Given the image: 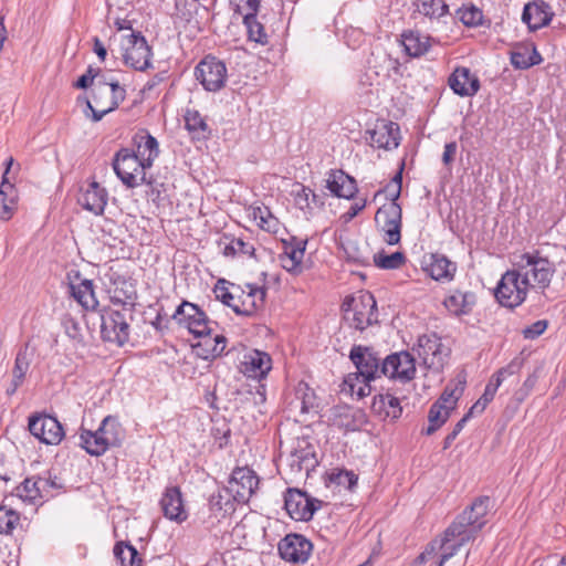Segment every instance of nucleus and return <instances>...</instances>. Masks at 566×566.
<instances>
[{
	"mask_svg": "<svg viewBox=\"0 0 566 566\" xmlns=\"http://www.w3.org/2000/svg\"><path fill=\"white\" fill-rule=\"evenodd\" d=\"M514 266L522 277V284H525L528 291L535 290L541 293L549 287L556 272L555 264L537 250L520 255Z\"/></svg>",
	"mask_w": 566,
	"mask_h": 566,
	"instance_id": "1",
	"label": "nucleus"
},
{
	"mask_svg": "<svg viewBox=\"0 0 566 566\" xmlns=\"http://www.w3.org/2000/svg\"><path fill=\"white\" fill-rule=\"evenodd\" d=\"M126 97V90L113 77L103 76L94 83L91 101H86V117L95 123L99 122L106 114L115 111Z\"/></svg>",
	"mask_w": 566,
	"mask_h": 566,
	"instance_id": "2",
	"label": "nucleus"
},
{
	"mask_svg": "<svg viewBox=\"0 0 566 566\" xmlns=\"http://www.w3.org/2000/svg\"><path fill=\"white\" fill-rule=\"evenodd\" d=\"M342 307L345 321L357 331H364L377 323V303L369 292L346 297Z\"/></svg>",
	"mask_w": 566,
	"mask_h": 566,
	"instance_id": "3",
	"label": "nucleus"
},
{
	"mask_svg": "<svg viewBox=\"0 0 566 566\" xmlns=\"http://www.w3.org/2000/svg\"><path fill=\"white\" fill-rule=\"evenodd\" d=\"M478 533V528L472 524V522H470L468 517V512L463 511V513L458 515L454 522L444 532L440 545V547L443 549V553L440 557L438 566H443V564L449 558H451L462 545L473 541Z\"/></svg>",
	"mask_w": 566,
	"mask_h": 566,
	"instance_id": "4",
	"label": "nucleus"
},
{
	"mask_svg": "<svg viewBox=\"0 0 566 566\" xmlns=\"http://www.w3.org/2000/svg\"><path fill=\"white\" fill-rule=\"evenodd\" d=\"M112 166L116 176L128 188H136L146 182V170L149 167L144 165L130 148L125 147L116 151Z\"/></svg>",
	"mask_w": 566,
	"mask_h": 566,
	"instance_id": "5",
	"label": "nucleus"
},
{
	"mask_svg": "<svg viewBox=\"0 0 566 566\" xmlns=\"http://www.w3.org/2000/svg\"><path fill=\"white\" fill-rule=\"evenodd\" d=\"M172 318L178 325L187 328L195 337L208 336L212 332L214 322L196 304L182 301L176 308Z\"/></svg>",
	"mask_w": 566,
	"mask_h": 566,
	"instance_id": "6",
	"label": "nucleus"
},
{
	"mask_svg": "<svg viewBox=\"0 0 566 566\" xmlns=\"http://www.w3.org/2000/svg\"><path fill=\"white\" fill-rule=\"evenodd\" d=\"M124 63L136 71H145L151 66V49L142 32H132L122 40Z\"/></svg>",
	"mask_w": 566,
	"mask_h": 566,
	"instance_id": "7",
	"label": "nucleus"
},
{
	"mask_svg": "<svg viewBox=\"0 0 566 566\" xmlns=\"http://www.w3.org/2000/svg\"><path fill=\"white\" fill-rule=\"evenodd\" d=\"M527 292V287L522 284V277L514 268L502 275L495 289V297L501 305L513 308L526 300Z\"/></svg>",
	"mask_w": 566,
	"mask_h": 566,
	"instance_id": "8",
	"label": "nucleus"
},
{
	"mask_svg": "<svg viewBox=\"0 0 566 566\" xmlns=\"http://www.w3.org/2000/svg\"><path fill=\"white\" fill-rule=\"evenodd\" d=\"M195 75L206 91L218 92L224 87L228 72L222 61L208 55L196 66Z\"/></svg>",
	"mask_w": 566,
	"mask_h": 566,
	"instance_id": "9",
	"label": "nucleus"
},
{
	"mask_svg": "<svg viewBox=\"0 0 566 566\" xmlns=\"http://www.w3.org/2000/svg\"><path fill=\"white\" fill-rule=\"evenodd\" d=\"M28 428L34 438L48 446H57L65 436L61 422L49 415L30 416Z\"/></svg>",
	"mask_w": 566,
	"mask_h": 566,
	"instance_id": "10",
	"label": "nucleus"
},
{
	"mask_svg": "<svg viewBox=\"0 0 566 566\" xmlns=\"http://www.w3.org/2000/svg\"><path fill=\"white\" fill-rule=\"evenodd\" d=\"M416 350L423 365L436 371L442 369L449 355V349L436 334L421 335L418 338Z\"/></svg>",
	"mask_w": 566,
	"mask_h": 566,
	"instance_id": "11",
	"label": "nucleus"
},
{
	"mask_svg": "<svg viewBox=\"0 0 566 566\" xmlns=\"http://www.w3.org/2000/svg\"><path fill=\"white\" fill-rule=\"evenodd\" d=\"M101 335L105 342L123 346L129 339V324L123 313L104 310L101 314Z\"/></svg>",
	"mask_w": 566,
	"mask_h": 566,
	"instance_id": "12",
	"label": "nucleus"
},
{
	"mask_svg": "<svg viewBox=\"0 0 566 566\" xmlns=\"http://www.w3.org/2000/svg\"><path fill=\"white\" fill-rule=\"evenodd\" d=\"M259 485V478L253 470L244 467L237 468L231 474L229 486L224 489L226 495H232L238 503H247Z\"/></svg>",
	"mask_w": 566,
	"mask_h": 566,
	"instance_id": "13",
	"label": "nucleus"
},
{
	"mask_svg": "<svg viewBox=\"0 0 566 566\" xmlns=\"http://www.w3.org/2000/svg\"><path fill=\"white\" fill-rule=\"evenodd\" d=\"M381 374L391 380L410 382L416 374L415 358L408 352L391 354L381 363Z\"/></svg>",
	"mask_w": 566,
	"mask_h": 566,
	"instance_id": "14",
	"label": "nucleus"
},
{
	"mask_svg": "<svg viewBox=\"0 0 566 566\" xmlns=\"http://www.w3.org/2000/svg\"><path fill=\"white\" fill-rule=\"evenodd\" d=\"M277 551L285 562L304 564L311 556L313 544L304 535L291 533L279 542Z\"/></svg>",
	"mask_w": 566,
	"mask_h": 566,
	"instance_id": "15",
	"label": "nucleus"
},
{
	"mask_svg": "<svg viewBox=\"0 0 566 566\" xmlns=\"http://www.w3.org/2000/svg\"><path fill=\"white\" fill-rule=\"evenodd\" d=\"M349 358L357 369L352 375L371 381L381 374L380 357L369 347L354 346L350 349Z\"/></svg>",
	"mask_w": 566,
	"mask_h": 566,
	"instance_id": "16",
	"label": "nucleus"
},
{
	"mask_svg": "<svg viewBox=\"0 0 566 566\" xmlns=\"http://www.w3.org/2000/svg\"><path fill=\"white\" fill-rule=\"evenodd\" d=\"M406 395L400 388H388L386 392L376 395L373 399L371 409L384 420L395 421L401 417V400Z\"/></svg>",
	"mask_w": 566,
	"mask_h": 566,
	"instance_id": "17",
	"label": "nucleus"
},
{
	"mask_svg": "<svg viewBox=\"0 0 566 566\" xmlns=\"http://www.w3.org/2000/svg\"><path fill=\"white\" fill-rule=\"evenodd\" d=\"M315 502L297 489H287L284 495V507L290 517L295 521H310L317 510Z\"/></svg>",
	"mask_w": 566,
	"mask_h": 566,
	"instance_id": "18",
	"label": "nucleus"
},
{
	"mask_svg": "<svg viewBox=\"0 0 566 566\" xmlns=\"http://www.w3.org/2000/svg\"><path fill=\"white\" fill-rule=\"evenodd\" d=\"M272 369L271 356L259 349L244 353L240 364V371L248 378L263 379Z\"/></svg>",
	"mask_w": 566,
	"mask_h": 566,
	"instance_id": "19",
	"label": "nucleus"
},
{
	"mask_svg": "<svg viewBox=\"0 0 566 566\" xmlns=\"http://www.w3.org/2000/svg\"><path fill=\"white\" fill-rule=\"evenodd\" d=\"M555 12L544 0H534L524 6L522 21L530 31H536L547 27L553 20Z\"/></svg>",
	"mask_w": 566,
	"mask_h": 566,
	"instance_id": "20",
	"label": "nucleus"
},
{
	"mask_svg": "<svg viewBox=\"0 0 566 566\" xmlns=\"http://www.w3.org/2000/svg\"><path fill=\"white\" fill-rule=\"evenodd\" d=\"M332 422L335 427L346 431L359 430L367 423L366 413L348 405H338L332 409Z\"/></svg>",
	"mask_w": 566,
	"mask_h": 566,
	"instance_id": "21",
	"label": "nucleus"
},
{
	"mask_svg": "<svg viewBox=\"0 0 566 566\" xmlns=\"http://www.w3.org/2000/svg\"><path fill=\"white\" fill-rule=\"evenodd\" d=\"M160 507L164 516L170 521L182 523L188 517L182 494L178 486L166 488L160 499Z\"/></svg>",
	"mask_w": 566,
	"mask_h": 566,
	"instance_id": "22",
	"label": "nucleus"
},
{
	"mask_svg": "<svg viewBox=\"0 0 566 566\" xmlns=\"http://www.w3.org/2000/svg\"><path fill=\"white\" fill-rule=\"evenodd\" d=\"M399 126L394 122H378L374 129L369 130L370 145L381 149H392L399 145Z\"/></svg>",
	"mask_w": 566,
	"mask_h": 566,
	"instance_id": "23",
	"label": "nucleus"
},
{
	"mask_svg": "<svg viewBox=\"0 0 566 566\" xmlns=\"http://www.w3.org/2000/svg\"><path fill=\"white\" fill-rule=\"evenodd\" d=\"M77 202L83 209L99 216L107 205V192L96 181H93L81 190Z\"/></svg>",
	"mask_w": 566,
	"mask_h": 566,
	"instance_id": "24",
	"label": "nucleus"
},
{
	"mask_svg": "<svg viewBox=\"0 0 566 566\" xmlns=\"http://www.w3.org/2000/svg\"><path fill=\"white\" fill-rule=\"evenodd\" d=\"M449 86L460 96H473L480 88V81L468 67H457L449 77Z\"/></svg>",
	"mask_w": 566,
	"mask_h": 566,
	"instance_id": "25",
	"label": "nucleus"
},
{
	"mask_svg": "<svg viewBox=\"0 0 566 566\" xmlns=\"http://www.w3.org/2000/svg\"><path fill=\"white\" fill-rule=\"evenodd\" d=\"M133 150L138 159L151 168L155 159L159 156V144L157 139L146 130H142L133 137Z\"/></svg>",
	"mask_w": 566,
	"mask_h": 566,
	"instance_id": "26",
	"label": "nucleus"
},
{
	"mask_svg": "<svg viewBox=\"0 0 566 566\" xmlns=\"http://www.w3.org/2000/svg\"><path fill=\"white\" fill-rule=\"evenodd\" d=\"M70 293L85 310H95L98 305L93 281L82 279L78 273H76L75 280L70 282Z\"/></svg>",
	"mask_w": 566,
	"mask_h": 566,
	"instance_id": "27",
	"label": "nucleus"
},
{
	"mask_svg": "<svg viewBox=\"0 0 566 566\" xmlns=\"http://www.w3.org/2000/svg\"><path fill=\"white\" fill-rule=\"evenodd\" d=\"M326 188L338 198L350 199L357 192V185L353 177L343 170H332L326 180Z\"/></svg>",
	"mask_w": 566,
	"mask_h": 566,
	"instance_id": "28",
	"label": "nucleus"
},
{
	"mask_svg": "<svg viewBox=\"0 0 566 566\" xmlns=\"http://www.w3.org/2000/svg\"><path fill=\"white\" fill-rule=\"evenodd\" d=\"M306 243V240L293 238L292 242L285 245L280 256L283 269L294 274L301 273Z\"/></svg>",
	"mask_w": 566,
	"mask_h": 566,
	"instance_id": "29",
	"label": "nucleus"
},
{
	"mask_svg": "<svg viewBox=\"0 0 566 566\" xmlns=\"http://www.w3.org/2000/svg\"><path fill=\"white\" fill-rule=\"evenodd\" d=\"M241 293L239 307L235 308L237 314L251 315L264 303L265 290L263 287L248 284Z\"/></svg>",
	"mask_w": 566,
	"mask_h": 566,
	"instance_id": "30",
	"label": "nucleus"
},
{
	"mask_svg": "<svg viewBox=\"0 0 566 566\" xmlns=\"http://www.w3.org/2000/svg\"><path fill=\"white\" fill-rule=\"evenodd\" d=\"M109 298L113 304L132 311L137 298L136 287L130 281L125 279L117 280L114 282V287L109 291Z\"/></svg>",
	"mask_w": 566,
	"mask_h": 566,
	"instance_id": "31",
	"label": "nucleus"
},
{
	"mask_svg": "<svg viewBox=\"0 0 566 566\" xmlns=\"http://www.w3.org/2000/svg\"><path fill=\"white\" fill-rule=\"evenodd\" d=\"M185 127L191 135L192 139L206 140L211 135L206 117L202 116L197 109H187L185 113Z\"/></svg>",
	"mask_w": 566,
	"mask_h": 566,
	"instance_id": "32",
	"label": "nucleus"
},
{
	"mask_svg": "<svg viewBox=\"0 0 566 566\" xmlns=\"http://www.w3.org/2000/svg\"><path fill=\"white\" fill-rule=\"evenodd\" d=\"M96 430L105 440L108 449L116 448L122 444L124 439V429L122 428L117 418L113 416L105 417Z\"/></svg>",
	"mask_w": 566,
	"mask_h": 566,
	"instance_id": "33",
	"label": "nucleus"
},
{
	"mask_svg": "<svg viewBox=\"0 0 566 566\" xmlns=\"http://www.w3.org/2000/svg\"><path fill=\"white\" fill-rule=\"evenodd\" d=\"M401 36L405 51L411 57L422 56L431 46V38L418 31H408L402 33Z\"/></svg>",
	"mask_w": 566,
	"mask_h": 566,
	"instance_id": "34",
	"label": "nucleus"
},
{
	"mask_svg": "<svg viewBox=\"0 0 566 566\" xmlns=\"http://www.w3.org/2000/svg\"><path fill=\"white\" fill-rule=\"evenodd\" d=\"M446 308L459 316L468 314L475 304V294L472 292L454 291L443 302Z\"/></svg>",
	"mask_w": 566,
	"mask_h": 566,
	"instance_id": "35",
	"label": "nucleus"
},
{
	"mask_svg": "<svg viewBox=\"0 0 566 566\" xmlns=\"http://www.w3.org/2000/svg\"><path fill=\"white\" fill-rule=\"evenodd\" d=\"M457 265L443 254H432L428 265L430 276L436 281H451L455 274Z\"/></svg>",
	"mask_w": 566,
	"mask_h": 566,
	"instance_id": "36",
	"label": "nucleus"
},
{
	"mask_svg": "<svg viewBox=\"0 0 566 566\" xmlns=\"http://www.w3.org/2000/svg\"><path fill=\"white\" fill-rule=\"evenodd\" d=\"M78 437L81 448H83L90 455L99 457L108 450L105 440L99 436L97 430L92 431L81 428Z\"/></svg>",
	"mask_w": 566,
	"mask_h": 566,
	"instance_id": "37",
	"label": "nucleus"
},
{
	"mask_svg": "<svg viewBox=\"0 0 566 566\" xmlns=\"http://www.w3.org/2000/svg\"><path fill=\"white\" fill-rule=\"evenodd\" d=\"M291 195L295 207L300 209L306 218L312 216L314 206L317 201V196L312 191V189L297 184L291 191Z\"/></svg>",
	"mask_w": 566,
	"mask_h": 566,
	"instance_id": "38",
	"label": "nucleus"
},
{
	"mask_svg": "<svg viewBox=\"0 0 566 566\" xmlns=\"http://www.w3.org/2000/svg\"><path fill=\"white\" fill-rule=\"evenodd\" d=\"M220 245H222V253L224 256H253L254 254L253 244L251 242L244 241L242 238L223 235V238L220 241Z\"/></svg>",
	"mask_w": 566,
	"mask_h": 566,
	"instance_id": "39",
	"label": "nucleus"
},
{
	"mask_svg": "<svg viewBox=\"0 0 566 566\" xmlns=\"http://www.w3.org/2000/svg\"><path fill=\"white\" fill-rule=\"evenodd\" d=\"M13 192V185L8 182L4 177L0 187V220L11 219L17 210V199Z\"/></svg>",
	"mask_w": 566,
	"mask_h": 566,
	"instance_id": "40",
	"label": "nucleus"
},
{
	"mask_svg": "<svg viewBox=\"0 0 566 566\" xmlns=\"http://www.w3.org/2000/svg\"><path fill=\"white\" fill-rule=\"evenodd\" d=\"M542 62V56L536 48H522L511 53V63L515 69L526 70Z\"/></svg>",
	"mask_w": 566,
	"mask_h": 566,
	"instance_id": "41",
	"label": "nucleus"
},
{
	"mask_svg": "<svg viewBox=\"0 0 566 566\" xmlns=\"http://www.w3.org/2000/svg\"><path fill=\"white\" fill-rule=\"evenodd\" d=\"M468 512V517L470 522L478 528L480 532L482 527L486 524V515L490 511V497L489 496H480L478 497L471 506L465 510Z\"/></svg>",
	"mask_w": 566,
	"mask_h": 566,
	"instance_id": "42",
	"label": "nucleus"
},
{
	"mask_svg": "<svg viewBox=\"0 0 566 566\" xmlns=\"http://www.w3.org/2000/svg\"><path fill=\"white\" fill-rule=\"evenodd\" d=\"M243 24L247 28L248 40L255 42L260 45H266L269 43V35L265 32L264 25L258 20L253 13H247L243 17Z\"/></svg>",
	"mask_w": 566,
	"mask_h": 566,
	"instance_id": "43",
	"label": "nucleus"
},
{
	"mask_svg": "<svg viewBox=\"0 0 566 566\" xmlns=\"http://www.w3.org/2000/svg\"><path fill=\"white\" fill-rule=\"evenodd\" d=\"M451 409L440 406V403H433L428 412V427L422 430L427 436H431L438 429H440L449 419Z\"/></svg>",
	"mask_w": 566,
	"mask_h": 566,
	"instance_id": "44",
	"label": "nucleus"
},
{
	"mask_svg": "<svg viewBox=\"0 0 566 566\" xmlns=\"http://www.w3.org/2000/svg\"><path fill=\"white\" fill-rule=\"evenodd\" d=\"M250 216L261 229L272 233L277 232L280 222L268 207H253Z\"/></svg>",
	"mask_w": 566,
	"mask_h": 566,
	"instance_id": "45",
	"label": "nucleus"
},
{
	"mask_svg": "<svg viewBox=\"0 0 566 566\" xmlns=\"http://www.w3.org/2000/svg\"><path fill=\"white\" fill-rule=\"evenodd\" d=\"M114 555L122 566H142V558L137 549L129 543H116L114 546Z\"/></svg>",
	"mask_w": 566,
	"mask_h": 566,
	"instance_id": "46",
	"label": "nucleus"
},
{
	"mask_svg": "<svg viewBox=\"0 0 566 566\" xmlns=\"http://www.w3.org/2000/svg\"><path fill=\"white\" fill-rule=\"evenodd\" d=\"M417 11L429 19H439L448 13V6L443 0H417Z\"/></svg>",
	"mask_w": 566,
	"mask_h": 566,
	"instance_id": "47",
	"label": "nucleus"
},
{
	"mask_svg": "<svg viewBox=\"0 0 566 566\" xmlns=\"http://www.w3.org/2000/svg\"><path fill=\"white\" fill-rule=\"evenodd\" d=\"M402 210L397 199L384 203L375 214V222H401Z\"/></svg>",
	"mask_w": 566,
	"mask_h": 566,
	"instance_id": "48",
	"label": "nucleus"
},
{
	"mask_svg": "<svg viewBox=\"0 0 566 566\" xmlns=\"http://www.w3.org/2000/svg\"><path fill=\"white\" fill-rule=\"evenodd\" d=\"M203 340L199 344V346H203L206 350L205 359L214 358L221 356L226 349L227 339L223 335H214L211 337L210 334L208 336H202Z\"/></svg>",
	"mask_w": 566,
	"mask_h": 566,
	"instance_id": "49",
	"label": "nucleus"
},
{
	"mask_svg": "<svg viewBox=\"0 0 566 566\" xmlns=\"http://www.w3.org/2000/svg\"><path fill=\"white\" fill-rule=\"evenodd\" d=\"M464 388L465 379L458 380L453 388L447 386L440 398L434 403H440V406L453 410L455 408L457 401L463 394Z\"/></svg>",
	"mask_w": 566,
	"mask_h": 566,
	"instance_id": "50",
	"label": "nucleus"
},
{
	"mask_svg": "<svg viewBox=\"0 0 566 566\" xmlns=\"http://www.w3.org/2000/svg\"><path fill=\"white\" fill-rule=\"evenodd\" d=\"M406 262V256L401 252L386 254L384 251L374 255V263L377 268L385 270L399 269Z\"/></svg>",
	"mask_w": 566,
	"mask_h": 566,
	"instance_id": "51",
	"label": "nucleus"
},
{
	"mask_svg": "<svg viewBox=\"0 0 566 566\" xmlns=\"http://www.w3.org/2000/svg\"><path fill=\"white\" fill-rule=\"evenodd\" d=\"M15 495L23 501L34 502L42 499L38 478H28L19 486L15 488Z\"/></svg>",
	"mask_w": 566,
	"mask_h": 566,
	"instance_id": "52",
	"label": "nucleus"
},
{
	"mask_svg": "<svg viewBox=\"0 0 566 566\" xmlns=\"http://www.w3.org/2000/svg\"><path fill=\"white\" fill-rule=\"evenodd\" d=\"M377 228L382 233L384 241L389 245H396L401 240V222H376Z\"/></svg>",
	"mask_w": 566,
	"mask_h": 566,
	"instance_id": "53",
	"label": "nucleus"
},
{
	"mask_svg": "<svg viewBox=\"0 0 566 566\" xmlns=\"http://www.w3.org/2000/svg\"><path fill=\"white\" fill-rule=\"evenodd\" d=\"M328 480L331 483L352 491L357 484L358 476L353 471L335 469L328 474Z\"/></svg>",
	"mask_w": 566,
	"mask_h": 566,
	"instance_id": "54",
	"label": "nucleus"
},
{
	"mask_svg": "<svg viewBox=\"0 0 566 566\" xmlns=\"http://www.w3.org/2000/svg\"><path fill=\"white\" fill-rule=\"evenodd\" d=\"M226 281L220 280L214 287V294L217 300L221 301L224 305L231 307L235 313V308L239 307L241 296L235 295L226 285Z\"/></svg>",
	"mask_w": 566,
	"mask_h": 566,
	"instance_id": "55",
	"label": "nucleus"
},
{
	"mask_svg": "<svg viewBox=\"0 0 566 566\" xmlns=\"http://www.w3.org/2000/svg\"><path fill=\"white\" fill-rule=\"evenodd\" d=\"M460 21L467 27H478L482 24L483 13L478 7H462L458 10Z\"/></svg>",
	"mask_w": 566,
	"mask_h": 566,
	"instance_id": "56",
	"label": "nucleus"
},
{
	"mask_svg": "<svg viewBox=\"0 0 566 566\" xmlns=\"http://www.w3.org/2000/svg\"><path fill=\"white\" fill-rule=\"evenodd\" d=\"M345 385L349 387L350 394L358 398H364L371 392L370 381L355 375H348L345 378Z\"/></svg>",
	"mask_w": 566,
	"mask_h": 566,
	"instance_id": "57",
	"label": "nucleus"
},
{
	"mask_svg": "<svg viewBox=\"0 0 566 566\" xmlns=\"http://www.w3.org/2000/svg\"><path fill=\"white\" fill-rule=\"evenodd\" d=\"M19 521L20 516L14 510L0 506V534H11Z\"/></svg>",
	"mask_w": 566,
	"mask_h": 566,
	"instance_id": "58",
	"label": "nucleus"
},
{
	"mask_svg": "<svg viewBox=\"0 0 566 566\" xmlns=\"http://www.w3.org/2000/svg\"><path fill=\"white\" fill-rule=\"evenodd\" d=\"M29 369V359L25 353H18L13 367V385L17 389L23 381V378Z\"/></svg>",
	"mask_w": 566,
	"mask_h": 566,
	"instance_id": "59",
	"label": "nucleus"
},
{
	"mask_svg": "<svg viewBox=\"0 0 566 566\" xmlns=\"http://www.w3.org/2000/svg\"><path fill=\"white\" fill-rule=\"evenodd\" d=\"M231 495H226L224 490L219 491L217 494H213L210 497V509L211 511H224L227 513L230 510H233V505L230 502Z\"/></svg>",
	"mask_w": 566,
	"mask_h": 566,
	"instance_id": "60",
	"label": "nucleus"
},
{
	"mask_svg": "<svg viewBox=\"0 0 566 566\" xmlns=\"http://www.w3.org/2000/svg\"><path fill=\"white\" fill-rule=\"evenodd\" d=\"M495 394V391L485 386L483 395L474 402L468 412L471 416L482 413L486 406L494 399Z\"/></svg>",
	"mask_w": 566,
	"mask_h": 566,
	"instance_id": "61",
	"label": "nucleus"
},
{
	"mask_svg": "<svg viewBox=\"0 0 566 566\" xmlns=\"http://www.w3.org/2000/svg\"><path fill=\"white\" fill-rule=\"evenodd\" d=\"M38 478V485L40 486L41 496L50 497L53 496V491L60 490L62 485L57 483L56 478Z\"/></svg>",
	"mask_w": 566,
	"mask_h": 566,
	"instance_id": "62",
	"label": "nucleus"
},
{
	"mask_svg": "<svg viewBox=\"0 0 566 566\" xmlns=\"http://www.w3.org/2000/svg\"><path fill=\"white\" fill-rule=\"evenodd\" d=\"M472 416L467 412L457 423L455 426L453 427L452 431L444 438V441H443V449H449L451 447V444L453 443V441L457 439V437L459 436V433L463 430L467 421L471 418Z\"/></svg>",
	"mask_w": 566,
	"mask_h": 566,
	"instance_id": "63",
	"label": "nucleus"
},
{
	"mask_svg": "<svg viewBox=\"0 0 566 566\" xmlns=\"http://www.w3.org/2000/svg\"><path fill=\"white\" fill-rule=\"evenodd\" d=\"M547 328V322L539 319L523 329V335L526 339H535L541 336Z\"/></svg>",
	"mask_w": 566,
	"mask_h": 566,
	"instance_id": "64",
	"label": "nucleus"
}]
</instances>
